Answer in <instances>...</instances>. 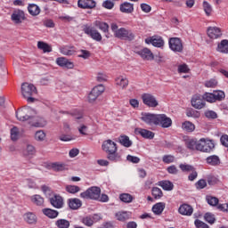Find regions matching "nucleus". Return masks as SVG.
<instances>
[{"instance_id":"obj_18","label":"nucleus","mask_w":228,"mask_h":228,"mask_svg":"<svg viewBox=\"0 0 228 228\" xmlns=\"http://www.w3.org/2000/svg\"><path fill=\"white\" fill-rule=\"evenodd\" d=\"M56 63L62 69H74V62L70 61L65 57H59L56 59Z\"/></svg>"},{"instance_id":"obj_64","label":"nucleus","mask_w":228,"mask_h":228,"mask_svg":"<svg viewBox=\"0 0 228 228\" xmlns=\"http://www.w3.org/2000/svg\"><path fill=\"white\" fill-rule=\"evenodd\" d=\"M217 209L228 213V203L217 205Z\"/></svg>"},{"instance_id":"obj_52","label":"nucleus","mask_w":228,"mask_h":228,"mask_svg":"<svg viewBox=\"0 0 228 228\" xmlns=\"http://www.w3.org/2000/svg\"><path fill=\"white\" fill-rule=\"evenodd\" d=\"M80 188L77 185H67L66 186V191H68V193H77L78 191H80Z\"/></svg>"},{"instance_id":"obj_40","label":"nucleus","mask_w":228,"mask_h":228,"mask_svg":"<svg viewBox=\"0 0 228 228\" xmlns=\"http://www.w3.org/2000/svg\"><path fill=\"white\" fill-rule=\"evenodd\" d=\"M134 199V198L133 197V195L129 193H122L119 195V200H121V202H125V204H131Z\"/></svg>"},{"instance_id":"obj_9","label":"nucleus","mask_w":228,"mask_h":228,"mask_svg":"<svg viewBox=\"0 0 228 228\" xmlns=\"http://www.w3.org/2000/svg\"><path fill=\"white\" fill-rule=\"evenodd\" d=\"M104 93V86L99 85L94 86L88 95V102H95L97 101V97L102 95Z\"/></svg>"},{"instance_id":"obj_46","label":"nucleus","mask_w":228,"mask_h":228,"mask_svg":"<svg viewBox=\"0 0 228 228\" xmlns=\"http://www.w3.org/2000/svg\"><path fill=\"white\" fill-rule=\"evenodd\" d=\"M34 138L37 142H44V140H45V132H44V130L37 131Z\"/></svg>"},{"instance_id":"obj_35","label":"nucleus","mask_w":228,"mask_h":228,"mask_svg":"<svg viewBox=\"0 0 228 228\" xmlns=\"http://www.w3.org/2000/svg\"><path fill=\"white\" fill-rule=\"evenodd\" d=\"M116 85H118V86H120L123 89L127 88V86L129 85V80H127V77H118L116 79Z\"/></svg>"},{"instance_id":"obj_54","label":"nucleus","mask_w":228,"mask_h":228,"mask_svg":"<svg viewBox=\"0 0 228 228\" xmlns=\"http://www.w3.org/2000/svg\"><path fill=\"white\" fill-rule=\"evenodd\" d=\"M61 54H64V56H72L73 54H76V51L69 49V47L61 48Z\"/></svg>"},{"instance_id":"obj_57","label":"nucleus","mask_w":228,"mask_h":228,"mask_svg":"<svg viewBox=\"0 0 228 228\" xmlns=\"http://www.w3.org/2000/svg\"><path fill=\"white\" fill-rule=\"evenodd\" d=\"M167 170L168 174H172L173 175H177V174H179V169H177V167L175 165L169 166Z\"/></svg>"},{"instance_id":"obj_8","label":"nucleus","mask_w":228,"mask_h":228,"mask_svg":"<svg viewBox=\"0 0 228 228\" xmlns=\"http://www.w3.org/2000/svg\"><path fill=\"white\" fill-rule=\"evenodd\" d=\"M141 120L147 124V126H158V114L142 112L141 114Z\"/></svg>"},{"instance_id":"obj_17","label":"nucleus","mask_w":228,"mask_h":228,"mask_svg":"<svg viewBox=\"0 0 228 228\" xmlns=\"http://www.w3.org/2000/svg\"><path fill=\"white\" fill-rule=\"evenodd\" d=\"M49 202L56 209H61L63 208V198L58 194L52 196Z\"/></svg>"},{"instance_id":"obj_43","label":"nucleus","mask_w":228,"mask_h":228,"mask_svg":"<svg viewBox=\"0 0 228 228\" xmlns=\"http://www.w3.org/2000/svg\"><path fill=\"white\" fill-rule=\"evenodd\" d=\"M182 129H184L187 133H193V131H195V125L190 121H185L182 124Z\"/></svg>"},{"instance_id":"obj_37","label":"nucleus","mask_w":228,"mask_h":228,"mask_svg":"<svg viewBox=\"0 0 228 228\" xmlns=\"http://www.w3.org/2000/svg\"><path fill=\"white\" fill-rule=\"evenodd\" d=\"M30 200L35 206H44V198L38 194L31 196Z\"/></svg>"},{"instance_id":"obj_41","label":"nucleus","mask_w":228,"mask_h":228,"mask_svg":"<svg viewBox=\"0 0 228 228\" xmlns=\"http://www.w3.org/2000/svg\"><path fill=\"white\" fill-rule=\"evenodd\" d=\"M119 143H121V145H123L124 147H131V145H133V142H131V140H129V136L127 135H121L118 138Z\"/></svg>"},{"instance_id":"obj_21","label":"nucleus","mask_w":228,"mask_h":228,"mask_svg":"<svg viewBox=\"0 0 228 228\" xmlns=\"http://www.w3.org/2000/svg\"><path fill=\"white\" fill-rule=\"evenodd\" d=\"M208 37L212 40H216L222 37V30L218 27H210L208 28Z\"/></svg>"},{"instance_id":"obj_16","label":"nucleus","mask_w":228,"mask_h":228,"mask_svg":"<svg viewBox=\"0 0 228 228\" xmlns=\"http://www.w3.org/2000/svg\"><path fill=\"white\" fill-rule=\"evenodd\" d=\"M78 8H82L83 10H93L97 6V3L95 0H78L77 2Z\"/></svg>"},{"instance_id":"obj_53","label":"nucleus","mask_w":228,"mask_h":228,"mask_svg":"<svg viewBox=\"0 0 228 228\" xmlns=\"http://www.w3.org/2000/svg\"><path fill=\"white\" fill-rule=\"evenodd\" d=\"M217 85H218V81H216V79L215 78H211L205 82V86L207 88H215Z\"/></svg>"},{"instance_id":"obj_1","label":"nucleus","mask_w":228,"mask_h":228,"mask_svg":"<svg viewBox=\"0 0 228 228\" xmlns=\"http://www.w3.org/2000/svg\"><path fill=\"white\" fill-rule=\"evenodd\" d=\"M37 112L31 107H23L16 111V118L20 122H28L33 127H44L45 122H43L42 118L35 117Z\"/></svg>"},{"instance_id":"obj_14","label":"nucleus","mask_w":228,"mask_h":228,"mask_svg":"<svg viewBox=\"0 0 228 228\" xmlns=\"http://www.w3.org/2000/svg\"><path fill=\"white\" fill-rule=\"evenodd\" d=\"M11 20L14 24H22V21L26 20V15L24 14V11L22 10H15L13 11Z\"/></svg>"},{"instance_id":"obj_58","label":"nucleus","mask_w":228,"mask_h":228,"mask_svg":"<svg viewBox=\"0 0 228 228\" xmlns=\"http://www.w3.org/2000/svg\"><path fill=\"white\" fill-rule=\"evenodd\" d=\"M190 71V69L188 68V65L182 64L178 66V72L180 74H186Z\"/></svg>"},{"instance_id":"obj_22","label":"nucleus","mask_w":228,"mask_h":228,"mask_svg":"<svg viewBox=\"0 0 228 228\" xmlns=\"http://www.w3.org/2000/svg\"><path fill=\"white\" fill-rule=\"evenodd\" d=\"M191 106L195 108L196 110H202L204 106H206V102H204V100L199 95H194L191 98Z\"/></svg>"},{"instance_id":"obj_24","label":"nucleus","mask_w":228,"mask_h":228,"mask_svg":"<svg viewBox=\"0 0 228 228\" xmlns=\"http://www.w3.org/2000/svg\"><path fill=\"white\" fill-rule=\"evenodd\" d=\"M139 56L142 58V60H154V54H152V52L149 50V48H143L137 52Z\"/></svg>"},{"instance_id":"obj_42","label":"nucleus","mask_w":228,"mask_h":228,"mask_svg":"<svg viewBox=\"0 0 228 228\" xmlns=\"http://www.w3.org/2000/svg\"><path fill=\"white\" fill-rule=\"evenodd\" d=\"M43 213L44 215H45V216H48V218H56V216H58L59 215V212L57 210H53L51 208L43 209Z\"/></svg>"},{"instance_id":"obj_34","label":"nucleus","mask_w":228,"mask_h":228,"mask_svg":"<svg viewBox=\"0 0 228 228\" xmlns=\"http://www.w3.org/2000/svg\"><path fill=\"white\" fill-rule=\"evenodd\" d=\"M37 49H40L44 53H52L53 52V48L51 47V45H49L47 43H45L44 41H39L37 43Z\"/></svg>"},{"instance_id":"obj_30","label":"nucleus","mask_w":228,"mask_h":228,"mask_svg":"<svg viewBox=\"0 0 228 228\" xmlns=\"http://www.w3.org/2000/svg\"><path fill=\"white\" fill-rule=\"evenodd\" d=\"M208 165H211L212 167H216L220 165V157L216 155L209 156L206 159Z\"/></svg>"},{"instance_id":"obj_19","label":"nucleus","mask_w":228,"mask_h":228,"mask_svg":"<svg viewBox=\"0 0 228 228\" xmlns=\"http://www.w3.org/2000/svg\"><path fill=\"white\" fill-rule=\"evenodd\" d=\"M135 133L141 134V136L146 140H153L155 136L154 132L145 128H135Z\"/></svg>"},{"instance_id":"obj_7","label":"nucleus","mask_w":228,"mask_h":228,"mask_svg":"<svg viewBox=\"0 0 228 228\" xmlns=\"http://www.w3.org/2000/svg\"><path fill=\"white\" fill-rule=\"evenodd\" d=\"M215 149V143L211 141H206L205 139H200L198 141L197 151L200 152H211Z\"/></svg>"},{"instance_id":"obj_33","label":"nucleus","mask_w":228,"mask_h":228,"mask_svg":"<svg viewBox=\"0 0 228 228\" xmlns=\"http://www.w3.org/2000/svg\"><path fill=\"white\" fill-rule=\"evenodd\" d=\"M164 210H165V203L163 202L156 203L152 207V212L154 213V215H161V213H163Z\"/></svg>"},{"instance_id":"obj_59","label":"nucleus","mask_w":228,"mask_h":228,"mask_svg":"<svg viewBox=\"0 0 228 228\" xmlns=\"http://www.w3.org/2000/svg\"><path fill=\"white\" fill-rule=\"evenodd\" d=\"M194 225L197 227V228H209V225H208V224L199 220V219H196L195 222H194Z\"/></svg>"},{"instance_id":"obj_23","label":"nucleus","mask_w":228,"mask_h":228,"mask_svg":"<svg viewBox=\"0 0 228 228\" xmlns=\"http://www.w3.org/2000/svg\"><path fill=\"white\" fill-rule=\"evenodd\" d=\"M178 213L183 216H191L193 215V207L188 204H183L180 206Z\"/></svg>"},{"instance_id":"obj_60","label":"nucleus","mask_w":228,"mask_h":228,"mask_svg":"<svg viewBox=\"0 0 228 228\" xmlns=\"http://www.w3.org/2000/svg\"><path fill=\"white\" fill-rule=\"evenodd\" d=\"M206 222H208V224H213L215 222V215L211 214V213H207L205 214L204 216Z\"/></svg>"},{"instance_id":"obj_3","label":"nucleus","mask_w":228,"mask_h":228,"mask_svg":"<svg viewBox=\"0 0 228 228\" xmlns=\"http://www.w3.org/2000/svg\"><path fill=\"white\" fill-rule=\"evenodd\" d=\"M37 94H38V91H37V87L33 84H21V95H23L24 99H27V102H35L37 99L32 95H37Z\"/></svg>"},{"instance_id":"obj_4","label":"nucleus","mask_w":228,"mask_h":228,"mask_svg":"<svg viewBox=\"0 0 228 228\" xmlns=\"http://www.w3.org/2000/svg\"><path fill=\"white\" fill-rule=\"evenodd\" d=\"M202 99L207 102H216V101H224L225 93L224 91H214L213 93H205Z\"/></svg>"},{"instance_id":"obj_5","label":"nucleus","mask_w":228,"mask_h":228,"mask_svg":"<svg viewBox=\"0 0 228 228\" xmlns=\"http://www.w3.org/2000/svg\"><path fill=\"white\" fill-rule=\"evenodd\" d=\"M82 199H91V200H99L101 199V188L90 187L86 191L80 193Z\"/></svg>"},{"instance_id":"obj_56","label":"nucleus","mask_w":228,"mask_h":228,"mask_svg":"<svg viewBox=\"0 0 228 228\" xmlns=\"http://www.w3.org/2000/svg\"><path fill=\"white\" fill-rule=\"evenodd\" d=\"M162 161L168 165L175 161V157H174V155H164L162 158Z\"/></svg>"},{"instance_id":"obj_55","label":"nucleus","mask_w":228,"mask_h":228,"mask_svg":"<svg viewBox=\"0 0 228 228\" xmlns=\"http://www.w3.org/2000/svg\"><path fill=\"white\" fill-rule=\"evenodd\" d=\"M203 9L206 13V15L209 16L211 15V12H213V8L211 7V4L208 2H203Z\"/></svg>"},{"instance_id":"obj_45","label":"nucleus","mask_w":228,"mask_h":228,"mask_svg":"<svg viewBox=\"0 0 228 228\" xmlns=\"http://www.w3.org/2000/svg\"><path fill=\"white\" fill-rule=\"evenodd\" d=\"M55 225L59 228H69L70 227V222L67 219H59L56 221Z\"/></svg>"},{"instance_id":"obj_27","label":"nucleus","mask_w":228,"mask_h":228,"mask_svg":"<svg viewBox=\"0 0 228 228\" xmlns=\"http://www.w3.org/2000/svg\"><path fill=\"white\" fill-rule=\"evenodd\" d=\"M115 217L118 222H126L131 218V214L127 211H119L116 213Z\"/></svg>"},{"instance_id":"obj_10","label":"nucleus","mask_w":228,"mask_h":228,"mask_svg":"<svg viewBox=\"0 0 228 228\" xmlns=\"http://www.w3.org/2000/svg\"><path fill=\"white\" fill-rule=\"evenodd\" d=\"M102 220V217L99 214H94L90 216H84L81 220L82 224L86 227H92L95 222Z\"/></svg>"},{"instance_id":"obj_2","label":"nucleus","mask_w":228,"mask_h":228,"mask_svg":"<svg viewBox=\"0 0 228 228\" xmlns=\"http://www.w3.org/2000/svg\"><path fill=\"white\" fill-rule=\"evenodd\" d=\"M110 29L114 33V37L116 38H119L120 40H134V34L131 30H127L126 28H118V25L117 23L110 24Z\"/></svg>"},{"instance_id":"obj_25","label":"nucleus","mask_w":228,"mask_h":228,"mask_svg":"<svg viewBox=\"0 0 228 228\" xmlns=\"http://www.w3.org/2000/svg\"><path fill=\"white\" fill-rule=\"evenodd\" d=\"M216 51L217 53H222L223 54H228V40L224 39L218 43Z\"/></svg>"},{"instance_id":"obj_31","label":"nucleus","mask_w":228,"mask_h":228,"mask_svg":"<svg viewBox=\"0 0 228 228\" xmlns=\"http://www.w3.org/2000/svg\"><path fill=\"white\" fill-rule=\"evenodd\" d=\"M94 24L96 28H98V29H101V31H102L103 33H108V31H110V25H108V23L104 21L96 20Z\"/></svg>"},{"instance_id":"obj_61","label":"nucleus","mask_w":228,"mask_h":228,"mask_svg":"<svg viewBox=\"0 0 228 228\" xmlns=\"http://www.w3.org/2000/svg\"><path fill=\"white\" fill-rule=\"evenodd\" d=\"M205 117H207V118H217L218 115L216 114V112L213 111V110H208L205 112Z\"/></svg>"},{"instance_id":"obj_49","label":"nucleus","mask_w":228,"mask_h":228,"mask_svg":"<svg viewBox=\"0 0 228 228\" xmlns=\"http://www.w3.org/2000/svg\"><path fill=\"white\" fill-rule=\"evenodd\" d=\"M41 190L47 199H51L53 197V191L47 185H43Z\"/></svg>"},{"instance_id":"obj_62","label":"nucleus","mask_w":228,"mask_h":228,"mask_svg":"<svg viewBox=\"0 0 228 228\" xmlns=\"http://www.w3.org/2000/svg\"><path fill=\"white\" fill-rule=\"evenodd\" d=\"M126 159L130 163H140V158L136 156L127 155Z\"/></svg>"},{"instance_id":"obj_32","label":"nucleus","mask_w":228,"mask_h":228,"mask_svg":"<svg viewBox=\"0 0 228 228\" xmlns=\"http://www.w3.org/2000/svg\"><path fill=\"white\" fill-rule=\"evenodd\" d=\"M24 220L27 224H37V216L33 212H28L24 215Z\"/></svg>"},{"instance_id":"obj_29","label":"nucleus","mask_w":228,"mask_h":228,"mask_svg":"<svg viewBox=\"0 0 228 228\" xmlns=\"http://www.w3.org/2000/svg\"><path fill=\"white\" fill-rule=\"evenodd\" d=\"M107 159H109V161L117 163L118 161H122V156H120L117 151H110L107 153Z\"/></svg>"},{"instance_id":"obj_51","label":"nucleus","mask_w":228,"mask_h":228,"mask_svg":"<svg viewBox=\"0 0 228 228\" xmlns=\"http://www.w3.org/2000/svg\"><path fill=\"white\" fill-rule=\"evenodd\" d=\"M179 168L182 170V172H191L195 169V167L190 164H180Z\"/></svg>"},{"instance_id":"obj_28","label":"nucleus","mask_w":228,"mask_h":228,"mask_svg":"<svg viewBox=\"0 0 228 228\" xmlns=\"http://www.w3.org/2000/svg\"><path fill=\"white\" fill-rule=\"evenodd\" d=\"M134 10V7L131 3L125 2L120 5V12H122V13H133Z\"/></svg>"},{"instance_id":"obj_15","label":"nucleus","mask_w":228,"mask_h":228,"mask_svg":"<svg viewBox=\"0 0 228 228\" xmlns=\"http://www.w3.org/2000/svg\"><path fill=\"white\" fill-rule=\"evenodd\" d=\"M102 149L107 154L110 152H117L118 151L117 143L110 139L103 142L102 145Z\"/></svg>"},{"instance_id":"obj_20","label":"nucleus","mask_w":228,"mask_h":228,"mask_svg":"<svg viewBox=\"0 0 228 228\" xmlns=\"http://www.w3.org/2000/svg\"><path fill=\"white\" fill-rule=\"evenodd\" d=\"M145 42L147 44H151L154 47H163L165 45V41H163V38L159 37H152L145 39Z\"/></svg>"},{"instance_id":"obj_12","label":"nucleus","mask_w":228,"mask_h":228,"mask_svg":"<svg viewBox=\"0 0 228 228\" xmlns=\"http://www.w3.org/2000/svg\"><path fill=\"white\" fill-rule=\"evenodd\" d=\"M157 126H161L164 128L171 127L172 118H168L166 114H158Z\"/></svg>"},{"instance_id":"obj_39","label":"nucleus","mask_w":228,"mask_h":228,"mask_svg":"<svg viewBox=\"0 0 228 228\" xmlns=\"http://www.w3.org/2000/svg\"><path fill=\"white\" fill-rule=\"evenodd\" d=\"M28 12L34 17L40 14V7L35 4H30L28 7Z\"/></svg>"},{"instance_id":"obj_47","label":"nucleus","mask_w":228,"mask_h":228,"mask_svg":"<svg viewBox=\"0 0 228 228\" xmlns=\"http://www.w3.org/2000/svg\"><path fill=\"white\" fill-rule=\"evenodd\" d=\"M206 200L209 206H218L219 200L216 197L207 196Z\"/></svg>"},{"instance_id":"obj_6","label":"nucleus","mask_w":228,"mask_h":228,"mask_svg":"<svg viewBox=\"0 0 228 228\" xmlns=\"http://www.w3.org/2000/svg\"><path fill=\"white\" fill-rule=\"evenodd\" d=\"M83 31L86 35H88L95 42H101L102 40V36L99 32V30L95 29V28L90 25H84Z\"/></svg>"},{"instance_id":"obj_11","label":"nucleus","mask_w":228,"mask_h":228,"mask_svg":"<svg viewBox=\"0 0 228 228\" xmlns=\"http://www.w3.org/2000/svg\"><path fill=\"white\" fill-rule=\"evenodd\" d=\"M142 102L149 108H156L158 106V100L151 94H143L142 95Z\"/></svg>"},{"instance_id":"obj_48","label":"nucleus","mask_w":228,"mask_h":228,"mask_svg":"<svg viewBox=\"0 0 228 228\" xmlns=\"http://www.w3.org/2000/svg\"><path fill=\"white\" fill-rule=\"evenodd\" d=\"M151 191L154 199H161L163 197V191L158 187H153Z\"/></svg>"},{"instance_id":"obj_26","label":"nucleus","mask_w":228,"mask_h":228,"mask_svg":"<svg viewBox=\"0 0 228 228\" xmlns=\"http://www.w3.org/2000/svg\"><path fill=\"white\" fill-rule=\"evenodd\" d=\"M81 206H83V202L81 201V200L77 198L69 200V208L70 209L77 210L79 209Z\"/></svg>"},{"instance_id":"obj_50","label":"nucleus","mask_w":228,"mask_h":228,"mask_svg":"<svg viewBox=\"0 0 228 228\" xmlns=\"http://www.w3.org/2000/svg\"><path fill=\"white\" fill-rule=\"evenodd\" d=\"M11 140H12L13 142L19 140V128L16 126H13L11 129Z\"/></svg>"},{"instance_id":"obj_63","label":"nucleus","mask_w":228,"mask_h":228,"mask_svg":"<svg viewBox=\"0 0 228 228\" xmlns=\"http://www.w3.org/2000/svg\"><path fill=\"white\" fill-rule=\"evenodd\" d=\"M220 142L222 145H224V147H228V135L227 134L222 135L220 138Z\"/></svg>"},{"instance_id":"obj_38","label":"nucleus","mask_w":228,"mask_h":228,"mask_svg":"<svg viewBox=\"0 0 228 228\" xmlns=\"http://www.w3.org/2000/svg\"><path fill=\"white\" fill-rule=\"evenodd\" d=\"M159 186L166 191H172V190H174V183L168 180L159 182Z\"/></svg>"},{"instance_id":"obj_44","label":"nucleus","mask_w":228,"mask_h":228,"mask_svg":"<svg viewBox=\"0 0 228 228\" xmlns=\"http://www.w3.org/2000/svg\"><path fill=\"white\" fill-rule=\"evenodd\" d=\"M35 152H36L35 146L31 144H28L23 151L24 156H33L35 155Z\"/></svg>"},{"instance_id":"obj_13","label":"nucleus","mask_w":228,"mask_h":228,"mask_svg":"<svg viewBox=\"0 0 228 228\" xmlns=\"http://www.w3.org/2000/svg\"><path fill=\"white\" fill-rule=\"evenodd\" d=\"M169 47L175 53L183 52V43L179 37H171L169 39Z\"/></svg>"},{"instance_id":"obj_36","label":"nucleus","mask_w":228,"mask_h":228,"mask_svg":"<svg viewBox=\"0 0 228 228\" xmlns=\"http://www.w3.org/2000/svg\"><path fill=\"white\" fill-rule=\"evenodd\" d=\"M185 145L190 151H197L199 141H197V139H189L185 142Z\"/></svg>"}]
</instances>
